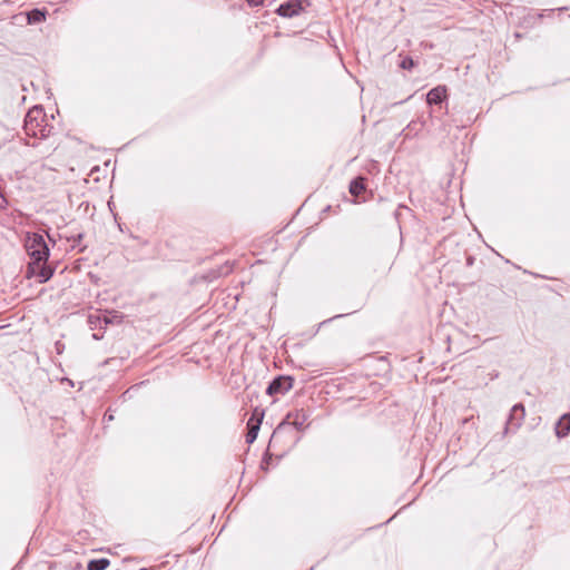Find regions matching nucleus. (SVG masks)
I'll list each match as a JSON object with an SVG mask.
<instances>
[{
    "label": "nucleus",
    "mask_w": 570,
    "mask_h": 570,
    "mask_svg": "<svg viewBox=\"0 0 570 570\" xmlns=\"http://www.w3.org/2000/svg\"><path fill=\"white\" fill-rule=\"evenodd\" d=\"M24 247L31 259L28 264L27 275L36 276L39 283L48 282L53 275V268L46 264L50 250L43 236L38 233L28 234Z\"/></svg>",
    "instance_id": "f257e3e1"
},
{
    "label": "nucleus",
    "mask_w": 570,
    "mask_h": 570,
    "mask_svg": "<svg viewBox=\"0 0 570 570\" xmlns=\"http://www.w3.org/2000/svg\"><path fill=\"white\" fill-rule=\"evenodd\" d=\"M23 129L27 136L46 138L50 135L52 126L48 125L43 109L33 107L26 115Z\"/></svg>",
    "instance_id": "f03ea898"
},
{
    "label": "nucleus",
    "mask_w": 570,
    "mask_h": 570,
    "mask_svg": "<svg viewBox=\"0 0 570 570\" xmlns=\"http://www.w3.org/2000/svg\"><path fill=\"white\" fill-rule=\"evenodd\" d=\"M307 419L308 414L304 410H295L289 412L286 417L277 425L273 436L277 435L291 425H293L296 430H303Z\"/></svg>",
    "instance_id": "7ed1b4c3"
},
{
    "label": "nucleus",
    "mask_w": 570,
    "mask_h": 570,
    "mask_svg": "<svg viewBox=\"0 0 570 570\" xmlns=\"http://www.w3.org/2000/svg\"><path fill=\"white\" fill-rule=\"evenodd\" d=\"M524 416L525 410L523 404L518 403L513 405L505 423V433L517 431L521 426Z\"/></svg>",
    "instance_id": "20e7f679"
},
{
    "label": "nucleus",
    "mask_w": 570,
    "mask_h": 570,
    "mask_svg": "<svg viewBox=\"0 0 570 570\" xmlns=\"http://www.w3.org/2000/svg\"><path fill=\"white\" fill-rule=\"evenodd\" d=\"M293 386V379L286 375H279L275 377L267 386L266 393L271 396L285 394Z\"/></svg>",
    "instance_id": "39448f33"
},
{
    "label": "nucleus",
    "mask_w": 570,
    "mask_h": 570,
    "mask_svg": "<svg viewBox=\"0 0 570 570\" xmlns=\"http://www.w3.org/2000/svg\"><path fill=\"white\" fill-rule=\"evenodd\" d=\"M304 7L301 0H288L278 6L275 12L283 18H293L301 14Z\"/></svg>",
    "instance_id": "423d86ee"
},
{
    "label": "nucleus",
    "mask_w": 570,
    "mask_h": 570,
    "mask_svg": "<svg viewBox=\"0 0 570 570\" xmlns=\"http://www.w3.org/2000/svg\"><path fill=\"white\" fill-rule=\"evenodd\" d=\"M263 412H259L258 409H255L252 416L247 422V434L246 442L252 444L256 439L263 420Z\"/></svg>",
    "instance_id": "0eeeda50"
},
{
    "label": "nucleus",
    "mask_w": 570,
    "mask_h": 570,
    "mask_svg": "<svg viewBox=\"0 0 570 570\" xmlns=\"http://www.w3.org/2000/svg\"><path fill=\"white\" fill-rule=\"evenodd\" d=\"M446 97V88L445 86H438L433 89H431L426 94V102L431 105H439L441 104L444 98Z\"/></svg>",
    "instance_id": "6e6552de"
},
{
    "label": "nucleus",
    "mask_w": 570,
    "mask_h": 570,
    "mask_svg": "<svg viewBox=\"0 0 570 570\" xmlns=\"http://www.w3.org/2000/svg\"><path fill=\"white\" fill-rule=\"evenodd\" d=\"M570 432V413L563 414L556 424V434L558 438H564Z\"/></svg>",
    "instance_id": "1a4fd4ad"
},
{
    "label": "nucleus",
    "mask_w": 570,
    "mask_h": 570,
    "mask_svg": "<svg viewBox=\"0 0 570 570\" xmlns=\"http://www.w3.org/2000/svg\"><path fill=\"white\" fill-rule=\"evenodd\" d=\"M365 190V178L356 177L350 184V193L353 196H358Z\"/></svg>",
    "instance_id": "9d476101"
},
{
    "label": "nucleus",
    "mask_w": 570,
    "mask_h": 570,
    "mask_svg": "<svg viewBox=\"0 0 570 570\" xmlns=\"http://www.w3.org/2000/svg\"><path fill=\"white\" fill-rule=\"evenodd\" d=\"M110 566V560L107 558L92 559L87 564V570H105Z\"/></svg>",
    "instance_id": "9b49d317"
},
{
    "label": "nucleus",
    "mask_w": 570,
    "mask_h": 570,
    "mask_svg": "<svg viewBox=\"0 0 570 570\" xmlns=\"http://www.w3.org/2000/svg\"><path fill=\"white\" fill-rule=\"evenodd\" d=\"M28 23L35 24L46 20V12L39 9H32L27 13Z\"/></svg>",
    "instance_id": "f8f14e48"
},
{
    "label": "nucleus",
    "mask_w": 570,
    "mask_h": 570,
    "mask_svg": "<svg viewBox=\"0 0 570 570\" xmlns=\"http://www.w3.org/2000/svg\"><path fill=\"white\" fill-rule=\"evenodd\" d=\"M423 121H420V120H415V121H411L407 127L404 129V135L405 137H410L412 131H414V135H416V132L423 127Z\"/></svg>",
    "instance_id": "ddd939ff"
},
{
    "label": "nucleus",
    "mask_w": 570,
    "mask_h": 570,
    "mask_svg": "<svg viewBox=\"0 0 570 570\" xmlns=\"http://www.w3.org/2000/svg\"><path fill=\"white\" fill-rule=\"evenodd\" d=\"M414 66H415L414 60L411 57H409V56L403 57L401 59L400 63H399V67L404 69V70H410Z\"/></svg>",
    "instance_id": "4468645a"
},
{
    "label": "nucleus",
    "mask_w": 570,
    "mask_h": 570,
    "mask_svg": "<svg viewBox=\"0 0 570 570\" xmlns=\"http://www.w3.org/2000/svg\"><path fill=\"white\" fill-rule=\"evenodd\" d=\"M8 205V200L7 198L4 197L3 194L0 193V209H3L6 208Z\"/></svg>",
    "instance_id": "2eb2a0df"
},
{
    "label": "nucleus",
    "mask_w": 570,
    "mask_h": 570,
    "mask_svg": "<svg viewBox=\"0 0 570 570\" xmlns=\"http://www.w3.org/2000/svg\"><path fill=\"white\" fill-rule=\"evenodd\" d=\"M250 6H263L265 0H247Z\"/></svg>",
    "instance_id": "dca6fc26"
},
{
    "label": "nucleus",
    "mask_w": 570,
    "mask_h": 570,
    "mask_svg": "<svg viewBox=\"0 0 570 570\" xmlns=\"http://www.w3.org/2000/svg\"><path fill=\"white\" fill-rule=\"evenodd\" d=\"M345 315H346V314H338V315H335V316H333V317H331V318H328V320L323 321V322L321 323V325H324V324H326V323H328V322H331V321H333V320H335V318H340V317H343V316H345Z\"/></svg>",
    "instance_id": "f3484780"
},
{
    "label": "nucleus",
    "mask_w": 570,
    "mask_h": 570,
    "mask_svg": "<svg viewBox=\"0 0 570 570\" xmlns=\"http://www.w3.org/2000/svg\"><path fill=\"white\" fill-rule=\"evenodd\" d=\"M104 417L107 419L108 421L114 420V415L108 413H106Z\"/></svg>",
    "instance_id": "a211bd4d"
},
{
    "label": "nucleus",
    "mask_w": 570,
    "mask_h": 570,
    "mask_svg": "<svg viewBox=\"0 0 570 570\" xmlns=\"http://www.w3.org/2000/svg\"><path fill=\"white\" fill-rule=\"evenodd\" d=\"M81 238H82V234H78L77 238H75V240L79 243L81 240Z\"/></svg>",
    "instance_id": "6ab92c4d"
},
{
    "label": "nucleus",
    "mask_w": 570,
    "mask_h": 570,
    "mask_svg": "<svg viewBox=\"0 0 570 570\" xmlns=\"http://www.w3.org/2000/svg\"><path fill=\"white\" fill-rule=\"evenodd\" d=\"M566 9H567L566 7H561V8H559L558 10H559V11H563V10H566Z\"/></svg>",
    "instance_id": "aec40b11"
}]
</instances>
